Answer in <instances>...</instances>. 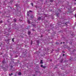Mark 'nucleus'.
I'll use <instances>...</instances> for the list:
<instances>
[{"label": "nucleus", "mask_w": 76, "mask_h": 76, "mask_svg": "<svg viewBox=\"0 0 76 76\" xmlns=\"http://www.w3.org/2000/svg\"><path fill=\"white\" fill-rule=\"evenodd\" d=\"M41 67H42L44 69H45V68L46 67V66H43V65H41Z\"/></svg>", "instance_id": "nucleus-1"}, {"label": "nucleus", "mask_w": 76, "mask_h": 76, "mask_svg": "<svg viewBox=\"0 0 76 76\" xmlns=\"http://www.w3.org/2000/svg\"><path fill=\"white\" fill-rule=\"evenodd\" d=\"M2 63H3V64H7L6 62H5L4 61H2Z\"/></svg>", "instance_id": "nucleus-2"}, {"label": "nucleus", "mask_w": 76, "mask_h": 76, "mask_svg": "<svg viewBox=\"0 0 76 76\" xmlns=\"http://www.w3.org/2000/svg\"><path fill=\"white\" fill-rule=\"evenodd\" d=\"M56 14L57 16L58 17V15H59V13H56Z\"/></svg>", "instance_id": "nucleus-3"}, {"label": "nucleus", "mask_w": 76, "mask_h": 76, "mask_svg": "<svg viewBox=\"0 0 76 76\" xmlns=\"http://www.w3.org/2000/svg\"><path fill=\"white\" fill-rule=\"evenodd\" d=\"M14 22H16V19L15 18L14 19Z\"/></svg>", "instance_id": "nucleus-4"}, {"label": "nucleus", "mask_w": 76, "mask_h": 76, "mask_svg": "<svg viewBox=\"0 0 76 76\" xmlns=\"http://www.w3.org/2000/svg\"><path fill=\"white\" fill-rule=\"evenodd\" d=\"M41 17H39V18L37 19V20H41Z\"/></svg>", "instance_id": "nucleus-5"}, {"label": "nucleus", "mask_w": 76, "mask_h": 76, "mask_svg": "<svg viewBox=\"0 0 76 76\" xmlns=\"http://www.w3.org/2000/svg\"><path fill=\"white\" fill-rule=\"evenodd\" d=\"M73 60V58H71L69 60V61H72V60Z\"/></svg>", "instance_id": "nucleus-6"}, {"label": "nucleus", "mask_w": 76, "mask_h": 76, "mask_svg": "<svg viewBox=\"0 0 76 76\" xmlns=\"http://www.w3.org/2000/svg\"><path fill=\"white\" fill-rule=\"evenodd\" d=\"M40 63L41 64H43V62H42V60H40Z\"/></svg>", "instance_id": "nucleus-7"}, {"label": "nucleus", "mask_w": 76, "mask_h": 76, "mask_svg": "<svg viewBox=\"0 0 76 76\" xmlns=\"http://www.w3.org/2000/svg\"><path fill=\"white\" fill-rule=\"evenodd\" d=\"M34 18V17H33V16H31L30 17V19H32V18Z\"/></svg>", "instance_id": "nucleus-8"}, {"label": "nucleus", "mask_w": 76, "mask_h": 76, "mask_svg": "<svg viewBox=\"0 0 76 76\" xmlns=\"http://www.w3.org/2000/svg\"><path fill=\"white\" fill-rule=\"evenodd\" d=\"M28 35H30V34H31V31H28Z\"/></svg>", "instance_id": "nucleus-9"}, {"label": "nucleus", "mask_w": 76, "mask_h": 76, "mask_svg": "<svg viewBox=\"0 0 76 76\" xmlns=\"http://www.w3.org/2000/svg\"><path fill=\"white\" fill-rule=\"evenodd\" d=\"M22 74V73H21V72H19L18 73V75H21V74Z\"/></svg>", "instance_id": "nucleus-10"}, {"label": "nucleus", "mask_w": 76, "mask_h": 76, "mask_svg": "<svg viewBox=\"0 0 76 76\" xmlns=\"http://www.w3.org/2000/svg\"><path fill=\"white\" fill-rule=\"evenodd\" d=\"M12 2H13V0H12L11 1H10V4H12Z\"/></svg>", "instance_id": "nucleus-11"}, {"label": "nucleus", "mask_w": 76, "mask_h": 76, "mask_svg": "<svg viewBox=\"0 0 76 76\" xmlns=\"http://www.w3.org/2000/svg\"><path fill=\"white\" fill-rule=\"evenodd\" d=\"M28 23H30V21L29 20H28Z\"/></svg>", "instance_id": "nucleus-12"}, {"label": "nucleus", "mask_w": 76, "mask_h": 76, "mask_svg": "<svg viewBox=\"0 0 76 76\" xmlns=\"http://www.w3.org/2000/svg\"><path fill=\"white\" fill-rule=\"evenodd\" d=\"M13 75V73H11V74H9V75H10V76H11V75Z\"/></svg>", "instance_id": "nucleus-13"}, {"label": "nucleus", "mask_w": 76, "mask_h": 76, "mask_svg": "<svg viewBox=\"0 0 76 76\" xmlns=\"http://www.w3.org/2000/svg\"><path fill=\"white\" fill-rule=\"evenodd\" d=\"M32 25L33 26V27H35V26H36L35 24H34V25L33 24Z\"/></svg>", "instance_id": "nucleus-14"}, {"label": "nucleus", "mask_w": 76, "mask_h": 76, "mask_svg": "<svg viewBox=\"0 0 76 76\" xmlns=\"http://www.w3.org/2000/svg\"><path fill=\"white\" fill-rule=\"evenodd\" d=\"M37 44H39V41H37Z\"/></svg>", "instance_id": "nucleus-15"}, {"label": "nucleus", "mask_w": 76, "mask_h": 76, "mask_svg": "<svg viewBox=\"0 0 76 76\" xmlns=\"http://www.w3.org/2000/svg\"><path fill=\"white\" fill-rule=\"evenodd\" d=\"M31 5H32V6H34L33 3H31Z\"/></svg>", "instance_id": "nucleus-16"}, {"label": "nucleus", "mask_w": 76, "mask_h": 76, "mask_svg": "<svg viewBox=\"0 0 76 76\" xmlns=\"http://www.w3.org/2000/svg\"><path fill=\"white\" fill-rule=\"evenodd\" d=\"M10 67H11V69H12V68H13V66H11Z\"/></svg>", "instance_id": "nucleus-17"}, {"label": "nucleus", "mask_w": 76, "mask_h": 76, "mask_svg": "<svg viewBox=\"0 0 76 76\" xmlns=\"http://www.w3.org/2000/svg\"><path fill=\"white\" fill-rule=\"evenodd\" d=\"M12 40V42H14V38H13Z\"/></svg>", "instance_id": "nucleus-18"}, {"label": "nucleus", "mask_w": 76, "mask_h": 76, "mask_svg": "<svg viewBox=\"0 0 76 76\" xmlns=\"http://www.w3.org/2000/svg\"><path fill=\"white\" fill-rule=\"evenodd\" d=\"M32 41L31 40V45H32Z\"/></svg>", "instance_id": "nucleus-19"}, {"label": "nucleus", "mask_w": 76, "mask_h": 76, "mask_svg": "<svg viewBox=\"0 0 76 76\" xmlns=\"http://www.w3.org/2000/svg\"><path fill=\"white\" fill-rule=\"evenodd\" d=\"M0 23H3V21H0Z\"/></svg>", "instance_id": "nucleus-20"}, {"label": "nucleus", "mask_w": 76, "mask_h": 76, "mask_svg": "<svg viewBox=\"0 0 76 76\" xmlns=\"http://www.w3.org/2000/svg\"><path fill=\"white\" fill-rule=\"evenodd\" d=\"M50 2H53V0H50Z\"/></svg>", "instance_id": "nucleus-21"}, {"label": "nucleus", "mask_w": 76, "mask_h": 76, "mask_svg": "<svg viewBox=\"0 0 76 76\" xmlns=\"http://www.w3.org/2000/svg\"><path fill=\"white\" fill-rule=\"evenodd\" d=\"M67 61H66L65 60V61H64V63H66V62H67Z\"/></svg>", "instance_id": "nucleus-22"}, {"label": "nucleus", "mask_w": 76, "mask_h": 76, "mask_svg": "<svg viewBox=\"0 0 76 76\" xmlns=\"http://www.w3.org/2000/svg\"><path fill=\"white\" fill-rule=\"evenodd\" d=\"M29 12H32L31 10H30L29 11Z\"/></svg>", "instance_id": "nucleus-23"}, {"label": "nucleus", "mask_w": 76, "mask_h": 76, "mask_svg": "<svg viewBox=\"0 0 76 76\" xmlns=\"http://www.w3.org/2000/svg\"><path fill=\"white\" fill-rule=\"evenodd\" d=\"M5 67V68H7V67H8V66H6Z\"/></svg>", "instance_id": "nucleus-24"}, {"label": "nucleus", "mask_w": 76, "mask_h": 76, "mask_svg": "<svg viewBox=\"0 0 76 76\" xmlns=\"http://www.w3.org/2000/svg\"><path fill=\"white\" fill-rule=\"evenodd\" d=\"M56 44H58V42H56Z\"/></svg>", "instance_id": "nucleus-25"}, {"label": "nucleus", "mask_w": 76, "mask_h": 76, "mask_svg": "<svg viewBox=\"0 0 76 76\" xmlns=\"http://www.w3.org/2000/svg\"><path fill=\"white\" fill-rule=\"evenodd\" d=\"M32 31H35L34 29H32Z\"/></svg>", "instance_id": "nucleus-26"}, {"label": "nucleus", "mask_w": 76, "mask_h": 76, "mask_svg": "<svg viewBox=\"0 0 76 76\" xmlns=\"http://www.w3.org/2000/svg\"><path fill=\"white\" fill-rule=\"evenodd\" d=\"M27 16H29V14H27Z\"/></svg>", "instance_id": "nucleus-27"}, {"label": "nucleus", "mask_w": 76, "mask_h": 76, "mask_svg": "<svg viewBox=\"0 0 76 76\" xmlns=\"http://www.w3.org/2000/svg\"><path fill=\"white\" fill-rule=\"evenodd\" d=\"M75 17H76V14H75Z\"/></svg>", "instance_id": "nucleus-28"}, {"label": "nucleus", "mask_w": 76, "mask_h": 76, "mask_svg": "<svg viewBox=\"0 0 76 76\" xmlns=\"http://www.w3.org/2000/svg\"><path fill=\"white\" fill-rule=\"evenodd\" d=\"M61 70H63V68H61Z\"/></svg>", "instance_id": "nucleus-29"}, {"label": "nucleus", "mask_w": 76, "mask_h": 76, "mask_svg": "<svg viewBox=\"0 0 76 76\" xmlns=\"http://www.w3.org/2000/svg\"><path fill=\"white\" fill-rule=\"evenodd\" d=\"M63 43L62 42H61V44H62V43Z\"/></svg>", "instance_id": "nucleus-30"}, {"label": "nucleus", "mask_w": 76, "mask_h": 76, "mask_svg": "<svg viewBox=\"0 0 76 76\" xmlns=\"http://www.w3.org/2000/svg\"><path fill=\"white\" fill-rule=\"evenodd\" d=\"M65 56L64 54H63V56Z\"/></svg>", "instance_id": "nucleus-31"}, {"label": "nucleus", "mask_w": 76, "mask_h": 76, "mask_svg": "<svg viewBox=\"0 0 76 76\" xmlns=\"http://www.w3.org/2000/svg\"><path fill=\"white\" fill-rule=\"evenodd\" d=\"M70 7V8H72V7Z\"/></svg>", "instance_id": "nucleus-32"}, {"label": "nucleus", "mask_w": 76, "mask_h": 76, "mask_svg": "<svg viewBox=\"0 0 76 76\" xmlns=\"http://www.w3.org/2000/svg\"><path fill=\"white\" fill-rule=\"evenodd\" d=\"M41 37H42V36H41Z\"/></svg>", "instance_id": "nucleus-33"}, {"label": "nucleus", "mask_w": 76, "mask_h": 76, "mask_svg": "<svg viewBox=\"0 0 76 76\" xmlns=\"http://www.w3.org/2000/svg\"><path fill=\"white\" fill-rule=\"evenodd\" d=\"M64 43H65L64 42H63V44H64Z\"/></svg>", "instance_id": "nucleus-34"}, {"label": "nucleus", "mask_w": 76, "mask_h": 76, "mask_svg": "<svg viewBox=\"0 0 76 76\" xmlns=\"http://www.w3.org/2000/svg\"><path fill=\"white\" fill-rule=\"evenodd\" d=\"M65 74H66V72H65Z\"/></svg>", "instance_id": "nucleus-35"}, {"label": "nucleus", "mask_w": 76, "mask_h": 76, "mask_svg": "<svg viewBox=\"0 0 76 76\" xmlns=\"http://www.w3.org/2000/svg\"><path fill=\"white\" fill-rule=\"evenodd\" d=\"M20 20V19L19 20Z\"/></svg>", "instance_id": "nucleus-36"}, {"label": "nucleus", "mask_w": 76, "mask_h": 76, "mask_svg": "<svg viewBox=\"0 0 76 76\" xmlns=\"http://www.w3.org/2000/svg\"><path fill=\"white\" fill-rule=\"evenodd\" d=\"M17 10H18V9H17Z\"/></svg>", "instance_id": "nucleus-37"}, {"label": "nucleus", "mask_w": 76, "mask_h": 76, "mask_svg": "<svg viewBox=\"0 0 76 76\" xmlns=\"http://www.w3.org/2000/svg\"><path fill=\"white\" fill-rule=\"evenodd\" d=\"M75 0V1H76V0Z\"/></svg>", "instance_id": "nucleus-38"}, {"label": "nucleus", "mask_w": 76, "mask_h": 76, "mask_svg": "<svg viewBox=\"0 0 76 76\" xmlns=\"http://www.w3.org/2000/svg\"><path fill=\"white\" fill-rule=\"evenodd\" d=\"M11 9H12V8L10 7Z\"/></svg>", "instance_id": "nucleus-39"}, {"label": "nucleus", "mask_w": 76, "mask_h": 76, "mask_svg": "<svg viewBox=\"0 0 76 76\" xmlns=\"http://www.w3.org/2000/svg\"><path fill=\"white\" fill-rule=\"evenodd\" d=\"M0 13H1V12H0Z\"/></svg>", "instance_id": "nucleus-40"}, {"label": "nucleus", "mask_w": 76, "mask_h": 76, "mask_svg": "<svg viewBox=\"0 0 76 76\" xmlns=\"http://www.w3.org/2000/svg\"><path fill=\"white\" fill-rule=\"evenodd\" d=\"M34 76H35V75H34Z\"/></svg>", "instance_id": "nucleus-41"}]
</instances>
